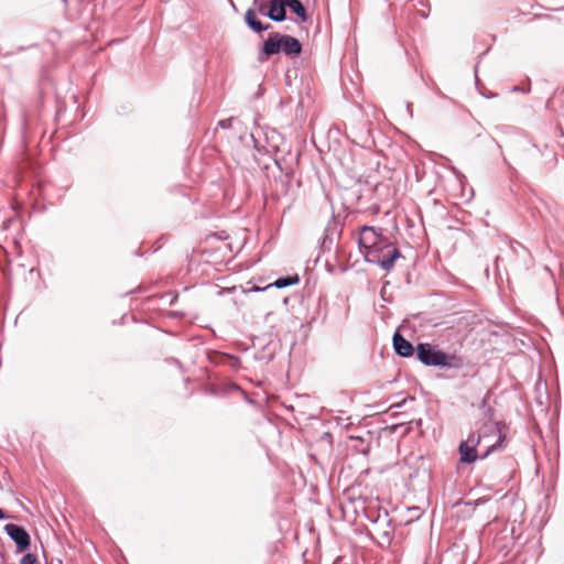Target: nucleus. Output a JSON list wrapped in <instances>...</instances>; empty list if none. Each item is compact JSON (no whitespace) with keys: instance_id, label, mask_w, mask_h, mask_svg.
I'll return each mask as SVG.
<instances>
[{"instance_id":"nucleus-13","label":"nucleus","mask_w":564,"mask_h":564,"mask_svg":"<svg viewBox=\"0 0 564 564\" xmlns=\"http://www.w3.org/2000/svg\"><path fill=\"white\" fill-rule=\"evenodd\" d=\"M20 564H39V562L34 554L28 553L21 558Z\"/></svg>"},{"instance_id":"nucleus-3","label":"nucleus","mask_w":564,"mask_h":564,"mask_svg":"<svg viewBox=\"0 0 564 564\" xmlns=\"http://www.w3.org/2000/svg\"><path fill=\"white\" fill-rule=\"evenodd\" d=\"M400 257V251L391 242L384 239L376 249L365 252L368 262L378 263L382 269L389 271Z\"/></svg>"},{"instance_id":"nucleus-1","label":"nucleus","mask_w":564,"mask_h":564,"mask_svg":"<svg viewBox=\"0 0 564 564\" xmlns=\"http://www.w3.org/2000/svg\"><path fill=\"white\" fill-rule=\"evenodd\" d=\"M280 52H283L288 56H297L302 52V44L297 39L291 35L272 33L263 43L262 53L265 56H271Z\"/></svg>"},{"instance_id":"nucleus-14","label":"nucleus","mask_w":564,"mask_h":564,"mask_svg":"<svg viewBox=\"0 0 564 564\" xmlns=\"http://www.w3.org/2000/svg\"><path fill=\"white\" fill-rule=\"evenodd\" d=\"M4 517L3 511L0 509V519Z\"/></svg>"},{"instance_id":"nucleus-6","label":"nucleus","mask_w":564,"mask_h":564,"mask_svg":"<svg viewBox=\"0 0 564 564\" xmlns=\"http://www.w3.org/2000/svg\"><path fill=\"white\" fill-rule=\"evenodd\" d=\"M4 530L8 535L15 542L20 552L26 550L30 546V535L23 528L13 523H9L6 525Z\"/></svg>"},{"instance_id":"nucleus-11","label":"nucleus","mask_w":564,"mask_h":564,"mask_svg":"<svg viewBox=\"0 0 564 564\" xmlns=\"http://www.w3.org/2000/svg\"><path fill=\"white\" fill-rule=\"evenodd\" d=\"M485 431L489 432V433H494L498 436V441L497 443L495 444H491L488 446V449L486 452L485 455H488L491 451L496 449L497 447H501L502 446V443L505 441V436L502 435L500 429L498 427L497 424H488V425H485Z\"/></svg>"},{"instance_id":"nucleus-4","label":"nucleus","mask_w":564,"mask_h":564,"mask_svg":"<svg viewBox=\"0 0 564 564\" xmlns=\"http://www.w3.org/2000/svg\"><path fill=\"white\" fill-rule=\"evenodd\" d=\"M384 238L370 226H364L359 234V246L367 252L368 250L376 249Z\"/></svg>"},{"instance_id":"nucleus-2","label":"nucleus","mask_w":564,"mask_h":564,"mask_svg":"<svg viewBox=\"0 0 564 564\" xmlns=\"http://www.w3.org/2000/svg\"><path fill=\"white\" fill-rule=\"evenodd\" d=\"M417 359L426 366L459 367L460 358L455 355H447L444 351L435 350L430 344L423 343L416 346Z\"/></svg>"},{"instance_id":"nucleus-10","label":"nucleus","mask_w":564,"mask_h":564,"mask_svg":"<svg viewBox=\"0 0 564 564\" xmlns=\"http://www.w3.org/2000/svg\"><path fill=\"white\" fill-rule=\"evenodd\" d=\"M285 8H290L302 22L307 20L306 9L300 0H285Z\"/></svg>"},{"instance_id":"nucleus-7","label":"nucleus","mask_w":564,"mask_h":564,"mask_svg":"<svg viewBox=\"0 0 564 564\" xmlns=\"http://www.w3.org/2000/svg\"><path fill=\"white\" fill-rule=\"evenodd\" d=\"M393 346L397 354L402 357H410L414 352L412 344L399 333H395L393 336Z\"/></svg>"},{"instance_id":"nucleus-5","label":"nucleus","mask_w":564,"mask_h":564,"mask_svg":"<svg viewBox=\"0 0 564 564\" xmlns=\"http://www.w3.org/2000/svg\"><path fill=\"white\" fill-rule=\"evenodd\" d=\"M481 435L470 434L466 441H463L459 444V455L460 462L463 463H474L477 459L476 447L480 443Z\"/></svg>"},{"instance_id":"nucleus-8","label":"nucleus","mask_w":564,"mask_h":564,"mask_svg":"<svg viewBox=\"0 0 564 564\" xmlns=\"http://www.w3.org/2000/svg\"><path fill=\"white\" fill-rule=\"evenodd\" d=\"M285 9V0H270V7L267 15L273 21H283L286 17Z\"/></svg>"},{"instance_id":"nucleus-12","label":"nucleus","mask_w":564,"mask_h":564,"mask_svg":"<svg viewBox=\"0 0 564 564\" xmlns=\"http://www.w3.org/2000/svg\"><path fill=\"white\" fill-rule=\"evenodd\" d=\"M299 280L300 279L297 275L280 278L274 283L270 284L268 288L274 285L278 289H282V288H286V286L296 284L299 282Z\"/></svg>"},{"instance_id":"nucleus-9","label":"nucleus","mask_w":564,"mask_h":564,"mask_svg":"<svg viewBox=\"0 0 564 564\" xmlns=\"http://www.w3.org/2000/svg\"><path fill=\"white\" fill-rule=\"evenodd\" d=\"M245 21L248 24L250 29H252L254 32H262L264 30H268L270 25H263L261 21L257 18V14L254 10L249 9L247 10L245 14Z\"/></svg>"}]
</instances>
